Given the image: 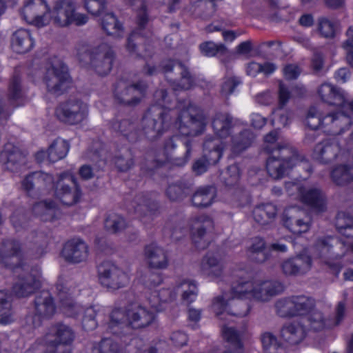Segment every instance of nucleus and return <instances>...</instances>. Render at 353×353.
<instances>
[{"mask_svg": "<svg viewBox=\"0 0 353 353\" xmlns=\"http://www.w3.org/2000/svg\"><path fill=\"white\" fill-rule=\"evenodd\" d=\"M336 228L341 235L340 242L333 238L319 240L314 248V254L320 258H326L330 254L331 248L335 244L344 245L353 250V217L340 212L336 217Z\"/></svg>", "mask_w": 353, "mask_h": 353, "instance_id": "nucleus-7", "label": "nucleus"}, {"mask_svg": "<svg viewBox=\"0 0 353 353\" xmlns=\"http://www.w3.org/2000/svg\"><path fill=\"white\" fill-rule=\"evenodd\" d=\"M276 213V209L274 205L266 204L256 207L253 211V216L256 222L265 225L272 222Z\"/></svg>", "mask_w": 353, "mask_h": 353, "instance_id": "nucleus-34", "label": "nucleus"}, {"mask_svg": "<svg viewBox=\"0 0 353 353\" xmlns=\"http://www.w3.org/2000/svg\"><path fill=\"white\" fill-rule=\"evenodd\" d=\"M9 94L13 99H17L21 97L20 79L18 77L12 78L9 87Z\"/></svg>", "mask_w": 353, "mask_h": 353, "instance_id": "nucleus-55", "label": "nucleus"}, {"mask_svg": "<svg viewBox=\"0 0 353 353\" xmlns=\"http://www.w3.org/2000/svg\"><path fill=\"white\" fill-rule=\"evenodd\" d=\"M57 287L59 291L60 309L69 316H77L82 314L81 323L84 330H92L96 328L97 322L96 316L100 311V307L97 305L83 307L82 306L73 303L72 300L67 296L68 292L63 291Z\"/></svg>", "mask_w": 353, "mask_h": 353, "instance_id": "nucleus-11", "label": "nucleus"}, {"mask_svg": "<svg viewBox=\"0 0 353 353\" xmlns=\"http://www.w3.org/2000/svg\"><path fill=\"white\" fill-rule=\"evenodd\" d=\"M301 70L297 65L289 64L283 68V74L288 79H296L301 74Z\"/></svg>", "mask_w": 353, "mask_h": 353, "instance_id": "nucleus-57", "label": "nucleus"}, {"mask_svg": "<svg viewBox=\"0 0 353 353\" xmlns=\"http://www.w3.org/2000/svg\"><path fill=\"white\" fill-rule=\"evenodd\" d=\"M19 259V243L13 241L4 243L0 251V266L12 268Z\"/></svg>", "mask_w": 353, "mask_h": 353, "instance_id": "nucleus-30", "label": "nucleus"}, {"mask_svg": "<svg viewBox=\"0 0 353 353\" xmlns=\"http://www.w3.org/2000/svg\"><path fill=\"white\" fill-rule=\"evenodd\" d=\"M212 220L206 215L192 217L189 221L190 232L192 241L199 244L204 239L206 232L213 228Z\"/></svg>", "mask_w": 353, "mask_h": 353, "instance_id": "nucleus-27", "label": "nucleus"}, {"mask_svg": "<svg viewBox=\"0 0 353 353\" xmlns=\"http://www.w3.org/2000/svg\"><path fill=\"white\" fill-rule=\"evenodd\" d=\"M332 177L336 184L343 185L353 179V167L337 166L332 170Z\"/></svg>", "mask_w": 353, "mask_h": 353, "instance_id": "nucleus-38", "label": "nucleus"}, {"mask_svg": "<svg viewBox=\"0 0 353 353\" xmlns=\"http://www.w3.org/2000/svg\"><path fill=\"white\" fill-rule=\"evenodd\" d=\"M145 90L144 84L129 85L127 82L120 81L114 89L116 97L123 103L136 105L143 97Z\"/></svg>", "mask_w": 353, "mask_h": 353, "instance_id": "nucleus-20", "label": "nucleus"}, {"mask_svg": "<svg viewBox=\"0 0 353 353\" xmlns=\"http://www.w3.org/2000/svg\"><path fill=\"white\" fill-rule=\"evenodd\" d=\"M181 111L175 127L181 137H195L201 134L206 125V118L196 107L188 104L185 108H179Z\"/></svg>", "mask_w": 353, "mask_h": 353, "instance_id": "nucleus-10", "label": "nucleus"}, {"mask_svg": "<svg viewBox=\"0 0 353 353\" xmlns=\"http://www.w3.org/2000/svg\"><path fill=\"white\" fill-rule=\"evenodd\" d=\"M189 187L183 183L170 185L166 194L172 201H179L185 198L189 193Z\"/></svg>", "mask_w": 353, "mask_h": 353, "instance_id": "nucleus-40", "label": "nucleus"}, {"mask_svg": "<svg viewBox=\"0 0 353 353\" xmlns=\"http://www.w3.org/2000/svg\"><path fill=\"white\" fill-rule=\"evenodd\" d=\"M35 316L32 320L33 326H38L41 318L51 316L55 311L51 295L48 291H42L37 296L34 303Z\"/></svg>", "mask_w": 353, "mask_h": 353, "instance_id": "nucleus-23", "label": "nucleus"}, {"mask_svg": "<svg viewBox=\"0 0 353 353\" xmlns=\"http://www.w3.org/2000/svg\"><path fill=\"white\" fill-rule=\"evenodd\" d=\"M137 3L141 6V10L137 16L138 25L140 28L144 27L148 21L147 15L145 10L144 3L142 0H137Z\"/></svg>", "mask_w": 353, "mask_h": 353, "instance_id": "nucleus-60", "label": "nucleus"}, {"mask_svg": "<svg viewBox=\"0 0 353 353\" xmlns=\"http://www.w3.org/2000/svg\"><path fill=\"white\" fill-rule=\"evenodd\" d=\"M74 338L73 331L66 325L52 326L41 339V343L48 353H56L61 345L71 343Z\"/></svg>", "mask_w": 353, "mask_h": 353, "instance_id": "nucleus-16", "label": "nucleus"}, {"mask_svg": "<svg viewBox=\"0 0 353 353\" xmlns=\"http://www.w3.org/2000/svg\"><path fill=\"white\" fill-rule=\"evenodd\" d=\"M154 97L158 104L151 106L143 119V130L150 139L156 138L168 126V115L163 107L167 93L161 90L155 93Z\"/></svg>", "mask_w": 353, "mask_h": 353, "instance_id": "nucleus-9", "label": "nucleus"}, {"mask_svg": "<svg viewBox=\"0 0 353 353\" xmlns=\"http://www.w3.org/2000/svg\"><path fill=\"white\" fill-rule=\"evenodd\" d=\"M115 165L121 171H126L133 165L131 159H124L123 157H117L115 160Z\"/></svg>", "mask_w": 353, "mask_h": 353, "instance_id": "nucleus-61", "label": "nucleus"}, {"mask_svg": "<svg viewBox=\"0 0 353 353\" xmlns=\"http://www.w3.org/2000/svg\"><path fill=\"white\" fill-rule=\"evenodd\" d=\"M282 284L273 281H239L232 288V292L216 297L212 303V310L222 320L227 316H244L250 311L248 305L241 299H254L268 301L272 296L281 292Z\"/></svg>", "mask_w": 353, "mask_h": 353, "instance_id": "nucleus-2", "label": "nucleus"}, {"mask_svg": "<svg viewBox=\"0 0 353 353\" xmlns=\"http://www.w3.org/2000/svg\"><path fill=\"white\" fill-rule=\"evenodd\" d=\"M225 50L223 45H217L213 42H205L200 45L201 53L207 57L215 56L218 52H223Z\"/></svg>", "mask_w": 353, "mask_h": 353, "instance_id": "nucleus-47", "label": "nucleus"}, {"mask_svg": "<svg viewBox=\"0 0 353 353\" xmlns=\"http://www.w3.org/2000/svg\"><path fill=\"white\" fill-rule=\"evenodd\" d=\"M285 152H282V158H279L276 154L270 157L267 161V170L270 176L279 179L283 177L288 171L294 166H299L302 168H308V163L304 157L300 156L296 152H293L290 159L285 158Z\"/></svg>", "mask_w": 353, "mask_h": 353, "instance_id": "nucleus-13", "label": "nucleus"}, {"mask_svg": "<svg viewBox=\"0 0 353 353\" xmlns=\"http://www.w3.org/2000/svg\"><path fill=\"white\" fill-rule=\"evenodd\" d=\"M273 99V93L269 90L260 92L255 96L256 101L262 105L270 104Z\"/></svg>", "mask_w": 353, "mask_h": 353, "instance_id": "nucleus-58", "label": "nucleus"}, {"mask_svg": "<svg viewBox=\"0 0 353 353\" xmlns=\"http://www.w3.org/2000/svg\"><path fill=\"white\" fill-rule=\"evenodd\" d=\"M251 123L256 128H261L265 124V119L259 114L253 113L251 115Z\"/></svg>", "mask_w": 353, "mask_h": 353, "instance_id": "nucleus-64", "label": "nucleus"}, {"mask_svg": "<svg viewBox=\"0 0 353 353\" xmlns=\"http://www.w3.org/2000/svg\"><path fill=\"white\" fill-rule=\"evenodd\" d=\"M55 114L64 123L71 125L78 124L86 119L88 105L79 99H70L57 108Z\"/></svg>", "mask_w": 353, "mask_h": 353, "instance_id": "nucleus-17", "label": "nucleus"}, {"mask_svg": "<svg viewBox=\"0 0 353 353\" xmlns=\"http://www.w3.org/2000/svg\"><path fill=\"white\" fill-rule=\"evenodd\" d=\"M262 64L256 62H251L246 67V73L251 77H256L258 74L261 73Z\"/></svg>", "mask_w": 353, "mask_h": 353, "instance_id": "nucleus-62", "label": "nucleus"}, {"mask_svg": "<svg viewBox=\"0 0 353 353\" xmlns=\"http://www.w3.org/2000/svg\"><path fill=\"white\" fill-rule=\"evenodd\" d=\"M290 116L291 114L289 112L279 108L273 113L272 124L278 126H285L288 123Z\"/></svg>", "mask_w": 353, "mask_h": 353, "instance_id": "nucleus-50", "label": "nucleus"}, {"mask_svg": "<svg viewBox=\"0 0 353 353\" xmlns=\"http://www.w3.org/2000/svg\"><path fill=\"white\" fill-rule=\"evenodd\" d=\"M39 285L40 272L34 270V273L17 283L13 287V292L19 297H25L32 294Z\"/></svg>", "mask_w": 353, "mask_h": 353, "instance_id": "nucleus-29", "label": "nucleus"}, {"mask_svg": "<svg viewBox=\"0 0 353 353\" xmlns=\"http://www.w3.org/2000/svg\"><path fill=\"white\" fill-rule=\"evenodd\" d=\"M317 93L321 101L338 106L341 112L322 116L318 107H312L306 118L307 125L313 130L321 128L334 136L347 130L351 124V115H353V100L343 90L329 83H322Z\"/></svg>", "mask_w": 353, "mask_h": 353, "instance_id": "nucleus-3", "label": "nucleus"}, {"mask_svg": "<svg viewBox=\"0 0 353 353\" xmlns=\"http://www.w3.org/2000/svg\"><path fill=\"white\" fill-rule=\"evenodd\" d=\"M261 340L265 353H278L280 345L273 334L265 332L261 335Z\"/></svg>", "mask_w": 353, "mask_h": 353, "instance_id": "nucleus-43", "label": "nucleus"}, {"mask_svg": "<svg viewBox=\"0 0 353 353\" xmlns=\"http://www.w3.org/2000/svg\"><path fill=\"white\" fill-rule=\"evenodd\" d=\"M34 185L43 192L49 191L56 200L65 205L76 203L81 194L75 179L70 173H63L54 179L47 173L34 172L22 182L23 188L27 191Z\"/></svg>", "mask_w": 353, "mask_h": 353, "instance_id": "nucleus-6", "label": "nucleus"}, {"mask_svg": "<svg viewBox=\"0 0 353 353\" xmlns=\"http://www.w3.org/2000/svg\"><path fill=\"white\" fill-rule=\"evenodd\" d=\"M282 270L288 275H300L294 258L284 261L282 264Z\"/></svg>", "mask_w": 353, "mask_h": 353, "instance_id": "nucleus-56", "label": "nucleus"}, {"mask_svg": "<svg viewBox=\"0 0 353 353\" xmlns=\"http://www.w3.org/2000/svg\"><path fill=\"white\" fill-rule=\"evenodd\" d=\"M93 353H119V348L112 339H105L97 347L94 348Z\"/></svg>", "mask_w": 353, "mask_h": 353, "instance_id": "nucleus-46", "label": "nucleus"}, {"mask_svg": "<svg viewBox=\"0 0 353 353\" xmlns=\"http://www.w3.org/2000/svg\"><path fill=\"white\" fill-rule=\"evenodd\" d=\"M145 260L150 268L165 269L168 265V259L165 251L156 244H150L144 249Z\"/></svg>", "mask_w": 353, "mask_h": 353, "instance_id": "nucleus-26", "label": "nucleus"}, {"mask_svg": "<svg viewBox=\"0 0 353 353\" xmlns=\"http://www.w3.org/2000/svg\"><path fill=\"white\" fill-rule=\"evenodd\" d=\"M215 196L216 192L213 187L200 188L194 194L192 203L196 207H207L212 203Z\"/></svg>", "mask_w": 353, "mask_h": 353, "instance_id": "nucleus-33", "label": "nucleus"}, {"mask_svg": "<svg viewBox=\"0 0 353 353\" xmlns=\"http://www.w3.org/2000/svg\"><path fill=\"white\" fill-rule=\"evenodd\" d=\"M34 41L29 31L20 29L12 37V48L17 53H26L33 46Z\"/></svg>", "mask_w": 353, "mask_h": 353, "instance_id": "nucleus-31", "label": "nucleus"}, {"mask_svg": "<svg viewBox=\"0 0 353 353\" xmlns=\"http://www.w3.org/2000/svg\"><path fill=\"white\" fill-rule=\"evenodd\" d=\"M99 273L101 283L112 290L125 287L130 281L127 272L110 262L102 264L99 268Z\"/></svg>", "mask_w": 353, "mask_h": 353, "instance_id": "nucleus-18", "label": "nucleus"}, {"mask_svg": "<svg viewBox=\"0 0 353 353\" xmlns=\"http://www.w3.org/2000/svg\"><path fill=\"white\" fill-rule=\"evenodd\" d=\"M277 139L278 132L276 131H272L265 137V148L268 152H276V147L277 148L278 145L275 142Z\"/></svg>", "mask_w": 353, "mask_h": 353, "instance_id": "nucleus-54", "label": "nucleus"}, {"mask_svg": "<svg viewBox=\"0 0 353 353\" xmlns=\"http://www.w3.org/2000/svg\"><path fill=\"white\" fill-rule=\"evenodd\" d=\"M347 40L343 43V48L347 53V61L353 67V26H350L346 32Z\"/></svg>", "mask_w": 353, "mask_h": 353, "instance_id": "nucleus-48", "label": "nucleus"}, {"mask_svg": "<svg viewBox=\"0 0 353 353\" xmlns=\"http://www.w3.org/2000/svg\"><path fill=\"white\" fill-rule=\"evenodd\" d=\"M294 260L300 275L307 273L311 269L312 259L306 250L294 257Z\"/></svg>", "mask_w": 353, "mask_h": 353, "instance_id": "nucleus-44", "label": "nucleus"}, {"mask_svg": "<svg viewBox=\"0 0 353 353\" xmlns=\"http://www.w3.org/2000/svg\"><path fill=\"white\" fill-rule=\"evenodd\" d=\"M182 291V301L185 304L194 301L197 297L198 290L194 281L189 279L181 281L176 285Z\"/></svg>", "mask_w": 353, "mask_h": 353, "instance_id": "nucleus-36", "label": "nucleus"}, {"mask_svg": "<svg viewBox=\"0 0 353 353\" xmlns=\"http://www.w3.org/2000/svg\"><path fill=\"white\" fill-rule=\"evenodd\" d=\"M313 305V299L305 296H294L278 300L275 308L279 316L288 317L304 315Z\"/></svg>", "mask_w": 353, "mask_h": 353, "instance_id": "nucleus-15", "label": "nucleus"}, {"mask_svg": "<svg viewBox=\"0 0 353 353\" xmlns=\"http://www.w3.org/2000/svg\"><path fill=\"white\" fill-rule=\"evenodd\" d=\"M1 161L7 164V168L12 170V167L10 164L14 165L17 162H22L23 157L22 154L17 150L10 151L9 145L6 146V149L1 153L0 156Z\"/></svg>", "mask_w": 353, "mask_h": 353, "instance_id": "nucleus-42", "label": "nucleus"}, {"mask_svg": "<svg viewBox=\"0 0 353 353\" xmlns=\"http://www.w3.org/2000/svg\"><path fill=\"white\" fill-rule=\"evenodd\" d=\"M170 339L176 346H183L186 344L188 337L185 333L177 331L172 334Z\"/></svg>", "mask_w": 353, "mask_h": 353, "instance_id": "nucleus-59", "label": "nucleus"}, {"mask_svg": "<svg viewBox=\"0 0 353 353\" xmlns=\"http://www.w3.org/2000/svg\"><path fill=\"white\" fill-rule=\"evenodd\" d=\"M336 25V23L334 21L326 18H322L319 22V32L325 37H332L335 34Z\"/></svg>", "mask_w": 353, "mask_h": 353, "instance_id": "nucleus-45", "label": "nucleus"}, {"mask_svg": "<svg viewBox=\"0 0 353 353\" xmlns=\"http://www.w3.org/2000/svg\"><path fill=\"white\" fill-rule=\"evenodd\" d=\"M101 24L103 30L110 35L119 38L123 34V28L122 25L118 21L117 19L111 13L105 14L102 19Z\"/></svg>", "mask_w": 353, "mask_h": 353, "instance_id": "nucleus-35", "label": "nucleus"}, {"mask_svg": "<svg viewBox=\"0 0 353 353\" xmlns=\"http://www.w3.org/2000/svg\"><path fill=\"white\" fill-rule=\"evenodd\" d=\"M286 189L290 194L296 191V198L316 210L320 212L325 208V200L319 190L310 184L307 181L288 182Z\"/></svg>", "mask_w": 353, "mask_h": 353, "instance_id": "nucleus-12", "label": "nucleus"}, {"mask_svg": "<svg viewBox=\"0 0 353 353\" xmlns=\"http://www.w3.org/2000/svg\"><path fill=\"white\" fill-rule=\"evenodd\" d=\"M21 15L29 24L42 28L52 22L58 27L71 24L82 26L87 23L88 17L76 12L72 0H57L50 9L44 0H29L24 5Z\"/></svg>", "mask_w": 353, "mask_h": 353, "instance_id": "nucleus-5", "label": "nucleus"}, {"mask_svg": "<svg viewBox=\"0 0 353 353\" xmlns=\"http://www.w3.org/2000/svg\"><path fill=\"white\" fill-rule=\"evenodd\" d=\"M222 259L216 254H208L201 259L199 264V272L204 276L217 279L223 274Z\"/></svg>", "mask_w": 353, "mask_h": 353, "instance_id": "nucleus-22", "label": "nucleus"}, {"mask_svg": "<svg viewBox=\"0 0 353 353\" xmlns=\"http://www.w3.org/2000/svg\"><path fill=\"white\" fill-rule=\"evenodd\" d=\"M345 304L340 302L336 307V317L334 321H330L319 310L312 308L306 313L308 314L307 321L310 329L314 331H321L324 329L338 325L343 319L345 314Z\"/></svg>", "mask_w": 353, "mask_h": 353, "instance_id": "nucleus-19", "label": "nucleus"}, {"mask_svg": "<svg viewBox=\"0 0 353 353\" xmlns=\"http://www.w3.org/2000/svg\"><path fill=\"white\" fill-rule=\"evenodd\" d=\"M281 336L284 341L295 345L301 342L305 336L303 327L297 323L285 325L281 331Z\"/></svg>", "mask_w": 353, "mask_h": 353, "instance_id": "nucleus-32", "label": "nucleus"}, {"mask_svg": "<svg viewBox=\"0 0 353 353\" xmlns=\"http://www.w3.org/2000/svg\"><path fill=\"white\" fill-rule=\"evenodd\" d=\"M127 227L125 219L118 214L109 215L105 221V228L110 232L114 233L123 230Z\"/></svg>", "mask_w": 353, "mask_h": 353, "instance_id": "nucleus-41", "label": "nucleus"}, {"mask_svg": "<svg viewBox=\"0 0 353 353\" xmlns=\"http://www.w3.org/2000/svg\"><path fill=\"white\" fill-rule=\"evenodd\" d=\"M79 61L92 68L99 74L105 75L112 68L113 52L106 43L92 48L82 46L78 51Z\"/></svg>", "mask_w": 353, "mask_h": 353, "instance_id": "nucleus-8", "label": "nucleus"}, {"mask_svg": "<svg viewBox=\"0 0 353 353\" xmlns=\"http://www.w3.org/2000/svg\"><path fill=\"white\" fill-rule=\"evenodd\" d=\"M161 282L162 278L159 275L155 276V279L150 281L149 285L150 291L147 294V300L150 306V310L145 306L138 303H132L128 305L125 310H114L111 314L109 323L111 332L116 333L114 327H121L123 325L138 329L145 327L152 323L154 320L155 314L164 310L166 304L174 300L176 296L175 288H162L155 290L154 288L158 287Z\"/></svg>", "mask_w": 353, "mask_h": 353, "instance_id": "nucleus-4", "label": "nucleus"}, {"mask_svg": "<svg viewBox=\"0 0 353 353\" xmlns=\"http://www.w3.org/2000/svg\"><path fill=\"white\" fill-rule=\"evenodd\" d=\"M84 5L89 12L99 15L105 8V0H84Z\"/></svg>", "mask_w": 353, "mask_h": 353, "instance_id": "nucleus-49", "label": "nucleus"}, {"mask_svg": "<svg viewBox=\"0 0 353 353\" xmlns=\"http://www.w3.org/2000/svg\"><path fill=\"white\" fill-rule=\"evenodd\" d=\"M43 81L49 92L60 94L70 84V77L67 67L61 61L55 60L46 68Z\"/></svg>", "mask_w": 353, "mask_h": 353, "instance_id": "nucleus-14", "label": "nucleus"}, {"mask_svg": "<svg viewBox=\"0 0 353 353\" xmlns=\"http://www.w3.org/2000/svg\"><path fill=\"white\" fill-rule=\"evenodd\" d=\"M174 68H177L179 69L182 70V78L181 87L182 89L188 90L190 89L192 86V79L189 74V72L183 68V66L179 63H174L173 65Z\"/></svg>", "mask_w": 353, "mask_h": 353, "instance_id": "nucleus-53", "label": "nucleus"}, {"mask_svg": "<svg viewBox=\"0 0 353 353\" xmlns=\"http://www.w3.org/2000/svg\"><path fill=\"white\" fill-rule=\"evenodd\" d=\"M14 320L11 312L10 296L5 291H0V323L6 325Z\"/></svg>", "mask_w": 353, "mask_h": 353, "instance_id": "nucleus-37", "label": "nucleus"}, {"mask_svg": "<svg viewBox=\"0 0 353 353\" xmlns=\"http://www.w3.org/2000/svg\"><path fill=\"white\" fill-rule=\"evenodd\" d=\"M241 83L236 77H228L225 79L221 88V93L228 96L234 92L236 87Z\"/></svg>", "mask_w": 353, "mask_h": 353, "instance_id": "nucleus-52", "label": "nucleus"}, {"mask_svg": "<svg viewBox=\"0 0 353 353\" xmlns=\"http://www.w3.org/2000/svg\"><path fill=\"white\" fill-rule=\"evenodd\" d=\"M54 205L47 203L46 202H40L37 203L33 208V212L35 214L43 216V220L47 221L48 218L47 215H51L53 210Z\"/></svg>", "mask_w": 353, "mask_h": 353, "instance_id": "nucleus-51", "label": "nucleus"}, {"mask_svg": "<svg viewBox=\"0 0 353 353\" xmlns=\"http://www.w3.org/2000/svg\"><path fill=\"white\" fill-rule=\"evenodd\" d=\"M250 252L251 253L250 257L256 262L262 263L268 258L265 243L262 239L256 238L253 240Z\"/></svg>", "mask_w": 353, "mask_h": 353, "instance_id": "nucleus-39", "label": "nucleus"}, {"mask_svg": "<svg viewBox=\"0 0 353 353\" xmlns=\"http://www.w3.org/2000/svg\"><path fill=\"white\" fill-rule=\"evenodd\" d=\"M305 212L299 208L291 207L285 210L283 214V222L286 228L294 234L307 232L310 228V219L305 216L303 219L301 215Z\"/></svg>", "mask_w": 353, "mask_h": 353, "instance_id": "nucleus-21", "label": "nucleus"}, {"mask_svg": "<svg viewBox=\"0 0 353 353\" xmlns=\"http://www.w3.org/2000/svg\"><path fill=\"white\" fill-rule=\"evenodd\" d=\"M232 119L225 114H217L212 121V128L216 138H208L203 145L204 155L192 166L193 172L201 174L206 172L210 165L216 163L221 157L223 150L229 149L236 155L250 146L254 136L249 130L230 136Z\"/></svg>", "mask_w": 353, "mask_h": 353, "instance_id": "nucleus-1", "label": "nucleus"}, {"mask_svg": "<svg viewBox=\"0 0 353 353\" xmlns=\"http://www.w3.org/2000/svg\"><path fill=\"white\" fill-rule=\"evenodd\" d=\"M290 98V92L288 89L284 86V85L280 82L279 83V103L281 105H285Z\"/></svg>", "mask_w": 353, "mask_h": 353, "instance_id": "nucleus-63", "label": "nucleus"}, {"mask_svg": "<svg viewBox=\"0 0 353 353\" xmlns=\"http://www.w3.org/2000/svg\"><path fill=\"white\" fill-rule=\"evenodd\" d=\"M69 148V144L66 141L57 139L50 145L47 152L40 151L36 157L39 161L47 158L51 162H56L67 155Z\"/></svg>", "mask_w": 353, "mask_h": 353, "instance_id": "nucleus-28", "label": "nucleus"}, {"mask_svg": "<svg viewBox=\"0 0 353 353\" xmlns=\"http://www.w3.org/2000/svg\"><path fill=\"white\" fill-rule=\"evenodd\" d=\"M341 152V147L335 139H326L317 144L314 148V158L323 163L335 159Z\"/></svg>", "mask_w": 353, "mask_h": 353, "instance_id": "nucleus-25", "label": "nucleus"}, {"mask_svg": "<svg viewBox=\"0 0 353 353\" xmlns=\"http://www.w3.org/2000/svg\"><path fill=\"white\" fill-rule=\"evenodd\" d=\"M65 260L72 263H80L88 256V245L81 239H72L65 243L62 251Z\"/></svg>", "mask_w": 353, "mask_h": 353, "instance_id": "nucleus-24", "label": "nucleus"}]
</instances>
